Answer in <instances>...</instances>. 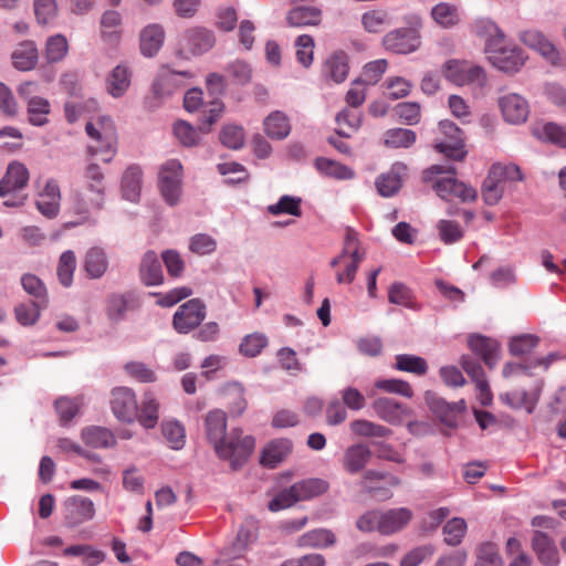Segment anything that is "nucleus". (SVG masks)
I'll use <instances>...</instances> for the list:
<instances>
[{"mask_svg":"<svg viewBox=\"0 0 566 566\" xmlns=\"http://www.w3.org/2000/svg\"><path fill=\"white\" fill-rule=\"evenodd\" d=\"M205 429L207 439L213 446L217 455L228 460L232 470H239L254 450V438L244 436L241 429L234 428L227 434V416L220 409L208 412Z\"/></svg>","mask_w":566,"mask_h":566,"instance_id":"nucleus-1","label":"nucleus"},{"mask_svg":"<svg viewBox=\"0 0 566 566\" xmlns=\"http://www.w3.org/2000/svg\"><path fill=\"white\" fill-rule=\"evenodd\" d=\"M453 166L432 165L422 172V181L431 184L437 195L451 201L457 198L461 202H472L476 199V190L454 177Z\"/></svg>","mask_w":566,"mask_h":566,"instance_id":"nucleus-2","label":"nucleus"},{"mask_svg":"<svg viewBox=\"0 0 566 566\" xmlns=\"http://www.w3.org/2000/svg\"><path fill=\"white\" fill-rule=\"evenodd\" d=\"M85 191L74 193V205L78 213L101 210L105 199L104 175L97 164H88L84 170Z\"/></svg>","mask_w":566,"mask_h":566,"instance_id":"nucleus-3","label":"nucleus"},{"mask_svg":"<svg viewBox=\"0 0 566 566\" xmlns=\"http://www.w3.org/2000/svg\"><path fill=\"white\" fill-rule=\"evenodd\" d=\"M85 132L92 139L99 143L98 146L87 147L90 155L101 154L104 163L112 161L117 146V135L113 120L107 116H101L95 122H87Z\"/></svg>","mask_w":566,"mask_h":566,"instance_id":"nucleus-4","label":"nucleus"},{"mask_svg":"<svg viewBox=\"0 0 566 566\" xmlns=\"http://www.w3.org/2000/svg\"><path fill=\"white\" fill-rule=\"evenodd\" d=\"M158 187L166 203L176 206L182 193V165L177 159L167 160L158 172Z\"/></svg>","mask_w":566,"mask_h":566,"instance_id":"nucleus-5","label":"nucleus"},{"mask_svg":"<svg viewBox=\"0 0 566 566\" xmlns=\"http://www.w3.org/2000/svg\"><path fill=\"white\" fill-rule=\"evenodd\" d=\"M207 307L200 298H191L179 306L172 316V326L179 334H188L201 325Z\"/></svg>","mask_w":566,"mask_h":566,"instance_id":"nucleus-6","label":"nucleus"},{"mask_svg":"<svg viewBox=\"0 0 566 566\" xmlns=\"http://www.w3.org/2000/svg\"><path fill=\"white\" fill-rule=\"evenodd\" d=\"M485 52L490 63L505 73L518 72L525 63L522 50L515 45L509 46L505 42L496 44L495 48L488 49Z\"/></svg>","mask_w":566,"mask_h":566,"instance_id":"nucleus-7","label":"nucleus"},{"mask_svg":"<svg viewBox=\"0 0 566 566\" xmlns=\"http://www.w3.org/2000/svg\"><path fill=\"white\" fill-rule=\"evenodd\" d=\"M192 74L189 71H172L168 67H163L153 83V94L158 101H163L171 96L177 90L186 84Z\"/></svg>","mask_w":566,"mask_h":566,"instance_id":"nucleus-8","label":"nucleus"},{"mask_svg":"<svg viewBox=\"0 0 566 566\" xmlns=\"http://www.w3.org/2000/svg\"><path fill=\"white\" fill-rule=\"evenodd\" d=\"M382 44L386 50L394 53L409 54L419 49L421 41L415 28H400L388 32L382 39Z\"/></svg>","mask_w":566,"mask_h":566,"instance_id":"nucleus-9","label":"nucleus"},{"mask_svg":"<svg viewBox=\"0 0 566 566\" xmlns=\"http://www.w3.org/2000/svg\"><path fill=\"white\" fill-rule=\"evenodd\" d=\"M426 401L440 421L450 428L458 426V418L467 408L463 399L457 402H448L443 398L430 392L426 395Z\"/></svg>","mask_w":566,"mask_h":566,"instance_id":"nucleus-10","label":"nucleus"},{"mask_svg":"<svg viewBox=\"0 0 566 566\" xmlns=\"http://www.w3.org/2000/svg\"><path fill=\"white\" fill-rule=\"evenodd\" d=\"M111 405L114 416L123 422H133L138 416L136 396L130 388L113 389Z\"/></svg>","mask_w":566,"mask_h":566,"instance_id":"nucleus-11","label":"nucleus"},{"mask_svg":"<svg viewBox=\"0 0 566 566\" xmlns=\"http://www.w3.org/2000/svg\"><path fill=\"white\" fill-rule=\"evenodd\" d=\"M443 135L450 138V143H439L436 149L454 160H462L467 154L463 149V132L453 122L444 119L439 123Z\"/></svg>","mask_w":566,"mask_h":566,"instance_id":"nucleus-12","label":"nucleus"},{"mask_svg":"<svg viewBox=\"0 0 566 566\" xmlns=\"http://www.w3.org/2000/svg\"><path fill=\"white\" fill-rule=\"evenodd\" d=\"M520 39L525 45L537 51L553 65H563L565 63V59L562 53L549 40L545 38L542 32L537 30H527L521 33Z\"/></svg>","mask_w":566,"mask_h":566,"instance_id":"nucleus-13","label":"nucleus"},{"mask_svg":"<svg viewBox=\"0 0 566 566\" xmlns=\"http://www.w3.org/2000/svg\"><path fill=\"white\" fill-rule=\"evenodd\" d=\"M503 118L511 124L524 123L530 114L527 101L517 93H506L499 97Z\"/></svg>","mask_w":566,"mask_h":566,"instance_id":"nucleus-14","label":"nucleus"},{"mask_svg":"<svg viewBox=\"0 0 566 566\" xmlns=\"http://www.w3.org/2000/svg\"><path fill=\"white\" fill-rule=\"evenodd\" d=\"M30 174L25 165L12 161L8 165L7 171L0 180V197L6 198L27 187Z\"/></svg>","mask_w":566,"mask_h":566,"instance_id":"nucleus-15","label":"nucleus"},{"mask_svg":"<svg viewBox=\"0 0 566 566\" xmlns=\"http://www.w3.org/2000/svg\"><path fill=\"white\" fill-rule=\"evenodd\" d=\"M371 407L380 419L395 426L401 424L406 418L411 416V409L388 397L375 399Z\"/></svg>","mask_w":566,"mask_h":566,"instance_id":"nucleus-16","label":"nucleus"},{"mask_svg":"<svg viewBox=\"0 0 566 566\" xmlns=\"http://www.w3.org/2000/svg\"><path fill=\"white\" fill-rule=\"evenodd\" d=\"M61 201L60 186L55 179H49L43 190L39 193L35 205L44 217L53 219L59 214Z\"/></svg>","mask_w":566,"mask_h":566,"instance_id":"nucleus-17","label":"nucleus"},{"mask_svg":"<svg viewBox=\"0 0 566 566\" xmlns=\"http://www.w3.org/2000/svg\"><path fill=\"white\" fill-rule=\"evenodd\" d=\"M532 547L544 566H557L559 564L558 549L555 542L546 533L535 531L532 537Z\"/></svg>","mask_w":566,"mask_h":566,"instance_id":"nucleus-18","label":"nucleus"},{"mask_svg":"<svg viewBox=\"0 0 566 566\" xmlns=\"http://www.w3.org/2000/svg\"><path fill=\"white\" fill-rule=\"evenodd\" d=\"M374 481H385L391 486H397L400 484V479L389 473L375 470L366 471L361 481V486L367 493L379 497L380 500H387L391 497L392 493L386 488L375 485Z\"/></svg>","mask_w":566,"mask_h":566,"instance_id":"nucleus-19","label":"nucleus"},{"mask_svg":"<svg viewBox=\"0 0 566 566\" xmlns=\"http://www.w3.org/2000/svg\"><path fill=\"white\" fill-rule=\"evenodd\" d=\"M214 42L212 32L196 28L185 33L182 49L192 55H200L209 51Z\"/></svg>","mask_w":566,"mask_h":566,"instance_id":"nucleus-20","label":"nucleus"},{"mask_svg":"<svg viewBox=\"0 0 566 566\" xmlns=\"http://www.w3.org/2000/svg\"><path fill=\"white\" fill-rule=\"evenodd\" d=\"M407 174V166L402 163H396L392 165L391 169L380 175L376 179V187L380 196L382 197H391L402 186V178Z\"/></svg>","mask_w":566,"mask_h":566,"instance_id":"nucleus-21","label":"nucleus"},{"mask_svg":"<svg viewBox=\"0 0 566 566\" xmlns=\"http://www.w3.org/2000/svg\"><path fill=\"white\" fill-rule=\"evenodd\" d=\"M132 83V71L125 64H118L106 76V92L114 98L126 94Z\"/></svg>","mask_w":566,"mask_h":566,"instance_id":"nucleus-22","label":"nucleus"},{"mask_svg":"<svg viewBox=\"0 0 566 566\" xmlns=\"http://www.w3.org/2000/svg\"><path fill=\"white\" fill-rule=\"evenodd\" d=\"M66 518L70 524L77 525L93 518L95 514L94 503L81 495L72 496L66 504Z\"/></svg>","mask_w":566,"mask_h":566,"instance_id":"nucleus-23","label":"nucleus"},{"mask_svg":"<svg viewBox=\"0 0 566 566\" xmlns=\"http://www.w3.org/2000/svg\"><path fill=\"white\" fill-rule=\"evenodd\" d=\"M412 518V512L407 507H399L381 512L379 533L390 535L401 531Z\"/></svg>","mask_w":566,"mask_h":566,"instance_id":"nucleus-24","label":"nucleus"},{"mask_svg":"<svg viewBox=\"0 0 566 566\" xmlns=\"http://www.w3.org/2000/svg\"><path fill=\"white\" fill-rule=\"evenodd\" d=\"M539 392L541 386H537L532 391L515 389L513 391L502 394L500 399L513 409L524 408L528 413H532L537 405Z\"/></svg>","mask_w":566,"mask_h":566,"instance_id":"nucleus-25","label":"nucleus"},{"mask_svg":"<svg viewBox=\"0 0 566 566\" xmlns=\"http://www.w3.org/2000/svg\"><path fill=\"white\" fill-rule=\"evenodd\" d=\"M12 64L19 71L33 70L39 60V52L33 41L21 42L11 54Z\"/></svg>","mask_w":566,"mask_h":566,"instance_id":"nucleus-26","label":"nucleus"},{"mask_svg":"<svg viewBox=\"0 0 566 566\" xmlns=\"http://www.w3.org/2000/svg\"><path fill=\"white\" fill-rule=\"evenodd\" d=\"M370 458L371 451L367 446L361 443L354 444L345 450L343 467L348 473L355 474L366 467Z\"/></svg>","mask_w":566,"mask_h":566,"instance_id":"nucleus-27","label":"nucleus"},{"mask_svg":"<svg viewBox=\"0 0 566 566\" xmlns=\"http://www.w3.org/2000/svg\"><path fill=\"white\" fill-rule=\"evenodd\" d=\"M140 280L144 284L159 285L164 281L161 263L154 251H147L140 262Z\"/></svg>","mask_w":566,"mask_h":566,"instance_id":"nucleus-28","label":"nucleus"},{"mask_svg":"<svg viewBox=\"0 0 566 566\" xmlns=\"http://www.w3.org/2000/svg\"><path fill=\"white\" fill-rule=\"evenodd\" d=\"M292 442L289 439L271 441L262 451L260 462L268 468H275L291 452Z\"/></svg>","mask_w":566,"mask_h":566,"instance_id":"nucleus-29","label":"nucleus"},{"mask_svg":"<svg viewBox=\"0 0 566 566\" xmlns=\"http://www.w3.org/2000/svg\"><path fill=\"white\" fill-rule=\"evenodd\" d=\"M134 308V297L132 294L114 293L106 301V316L113 323L122 322L126 313Z\"/></svg>","mask_w":566,"mask_h":566,"instance_id":"nucleus-30","label":"nucleus"},{"mask_svg":"<svg viewBox=\"0 0 566 566\" xmlns=\"http://www.w3.org/2000/svg\"><path fill=\"white\" fill-rule=\"evenodd\" d=\"M83 266L91 279H101L108 269V258L104 249L99 247L88 249L84 256Z\"/></svg>","mask_w":566,"mask_h":566,"instance_id":"nucleus-31","label":"nucleus"},{"mask_svg":"<svg viewBox=\"0 0 566 566\" xmlns=\"http://www.w3.org/2000/svg\"><path fill=\"white\" fill-rule=\"evenodd\" d=\"M347 56L343 52L332 54L323 66V75L336 84L344 82L348 75Z\"/></svg>","mask_w":566,"mask_h":566,"instance_id":"nucleus-32","label":"nucleus"},{"mask_svg":"<svg viewBox=\"0 0 566 566\" xmlns=\"http://www.w3.org/2000/svg\"><path fill=\"white\" fill-rule=\"evenodd\" d=\"M143 182V171L139 166H129L122 178V192L126 200L136 202L139 199Z\"/></svg>","mask_w":566,"mask_h":566,"instance_id":"nucleus-33","label":"nucleus"},{"mask_svg":"<svg viewBox=\"0 0 566 566\" xmlns=\"http://www.w3.org/2000/svg\"><path fill=\"white\" fill-rule=\"evenodd\" d=\"M165 32L161 25H147L140 33V51L145 56H154L161 48Z\"/></svg>","mask_w":566,"mask_h":566,"instance_id":"nucleus-34","label":"nucleus"},{"mask_svg":"<svg viewBox=\"0 0 566 566\" xmlns=\"http://www.w3.org/2000/svg\"><path fill=\"white\" fill-rule=\"evenodd\" d=\"M432 20L443 29H452L461 21L459 8L448 2H440L431 9Z\"/></svg>","mask_w":566,"mask_h":566,"instance_id":"nucleus-35","label":"nucleus"},{"mask_svg":"<svg viewBox=\"0 0 566 566\" xmlns=\"http://www.w3.org/2000/svg\"><path fill=\"white\" fill-rule=\"evenodd\" d=\"M473 28L474 32L479 36L485 39V51H488V49L495 48L496 44L505 42L504 32L490 19L482 18L476 20Z\"/></svg>","mask_w":566,"mask_h":566,"instance_id":"nucleus-36","label":"nucleus"},{"mask_svg":"<svg viewBox=\"0 0 566 566\" xmlns=\"http://www.w3.org/2000/svg\"><path fill=\"white\" fill-rule=\"evenodd\" d=\"M265 134L272 139H284L291 132L289 117L280 112H272L263 123Z\"/></svg>","mask_w":566,"mask_h":566,"instance_id":"nucleus-37","label":"nucleus"},{"mask_svg":"<svg viewBox=\"0 0 566 566\" xmlns=\"http://www.w3.org/2000/svg\"><path fill=\"white\" fill-rule=\"evenodd\" d=\"M81 437L85 444L96 449L111 448L116 444L113 432L103 427L84 428Z\"/></svg>","mask_w":566,"mask_h":566,"instance_id":"nucleus-38","label":"nucleus"},{"mask_svg":"<svg viewBox=\"0 0 566 566\" xmlns=\"http://www.w3.org/2000/svg\"><path fill=\"white\" fill-rule=\"evenodd\" d=\"M328 483L323 479H306L293 484V491L298 501H306L324 494L328 490Z\"/></svg>","mask_w":566,"mask_h":566,"instance_id":"nucleus-39","label":"nucleus"},{"mask_svg":"<svg viewBox=\"0 0 566 566\" xmlns=\"http://www.w3.org/2000/svg\"><path fill=\"white\" fill-rule=\"evenodd\" d=\"M336 537L331 530L316 528L306 532L298 538V545L302 547L324 548L334 545Z\"/></svg>","mask_w":566,"mask_h":566,"instance_id":"nucleus-40","label":"nucleus"},{"mask_svg":"<svg viewBox=\"0 0 566 566\" xmlns=\"http://www.w3.org/2000/svg\"><path fill=\"white\" fill-rule=\"evenodd\" d=\"M159 403L153 394L146 392L143 398L142 408L136 419L146 429L156 427L159 419Z\"/></svg>","mask_w":566,"mask_h":566,"instance_id":"nucleus-41","label":"nucleus"},{"mask_svg":"<svg viewBox=\"0 0 566 566\" xmlns=\"http://www.w3.org/2000/svg\"><path fill=\"white\" fill-rule=\"evenodd\" d=\"M534 135L546 142L566 147V127L555 123L537 124L534 129Z\"/></svg>","mask_w":566,"mask_h":566,"instance_id":"nucleus-42","label":"nucleus"},{"mask_svg":"<svg viewBox=\"0 0 566 566\" xmlns=\"http://www.w3.org/2000/svg\"><path fill=\"white\" fill-rule=\"evenodd\" d=\"M315 167L321 174L335 179L346 180L354 177V171L349 167L325 157L317 158Z\"/></svg>","mask_w":566,"mask_h":566,"instance_id":"nucleus-43","label":"nucleus"},{"mask_svg":"<svg viewBox=\"0 0 566 566\" xmlns=\"http://www.w3.org/2000/svg\"><path fill=\"white\" fill-rule=\"evenodd\" d=\"M76 269V256L72 250L64 251L57 263L56 274L59 282L64 287H70Z\"/></svg>","mask_w":566,"mask_h":566,"instance_id":"nucleus-44","label":"nucleus"},{"mask_svg":"<svg viewBox=\"0 0 566 566\" xmlns=\"http://www.w3.org/2000/svg\"><path fill=\"white\" fill-rule=\"evenodd\" d=\"M29 122L33 126H43L48 123V115L50 114V103L48 99L35 96L30 97L27 102Z\"/></svg>","mask_w":566,"mask_h":566,"instance_id":"nucleus-45","label":"nucleus"},{"mask_svg":"<svg viewBox=\"0 0 566 566\" xmlns=\"http://www.w3.org/2000/svg\"><path fill=\"white\" fill-rule=\"evenodd\" d=\"M350 430L356 436L367 438H385L391 433L389 428L365 419L350 422Z\"/></svg>","mask_w":566,"mask_h":566,"instance_id":"nucleus-46","label":"nucleus"},{"mask_svg":"<svg viewBox=\"0 0 566 566\" xmlns=\"http://www.w3.org/2000/svg\"><path fill=\"white\" fill-rule=\"evenodd\" d=\"M416 133L408 128H391L384 135L385 145L394 148H408L416 142Z\"/></svg>","mask_w":566,"mask_h":566,"instance_id":"nucleus-47","label":"nucleus"},{"mask_svg":"<svg viewBox=\"0 0 566 566\" xmlns=\"http://www.w3.org/2000/svg\"><path fill=\"white\" fill-rule=\"evenodd\" d=\"M21 285L23 290L34 298L32 302H38L46 306L48 291L44 283L36 275L30 273L23 274Z\"/></svg>","mask_w":566,"mask_h":566,"instance_id":"nucleus-48","label":"nucleus"},{"mask_svg":"<svg viewBox=\"0 0 566 566\" xmlns=\"http://www.w3.org/2000/svg\"><path fill=\"white\" fill-rule=\"evenodd\" d=\"M395 368L400 371L411 373L422 376L428 370V364L424 358L410 354H400L396 356Z\"/></svg>","mask_w":566,"mask_h":566,"instance_id":"nucleus-49","label":"nucleus"},{"mask_svg":"<svg viewBox=\"0 0 566 566\" xmlns=\"http://www.w3.org/2000/svg\"><path fill=\"white\" fill-rule=\"evenodd\" d=\"M301 198L284 195L276 203L268 206L266 210L272 216L291 214L294 217L302 216Z\"/></svg>","mask_w":566,"mask_h":566,"instance_id":"nucleus-50","label":"nucleus"},{"mask_svg":"<svg viewBox=\"0 0 566 566\" xmlns=\"http://www.w3.org/2000/svg\"><path fill=\"white\" fill-rule=\"evenodd\" d=\"M503 191V181L497 176H494L492 169H490L482 186V197L484 202L489 206L496 205L501 200Z\"/></svg>","mask_w":566,"mask_h":566,"instance_id":"nucleus-51","label":"nucleus"},{"mask_svg":"<svg viewBox=\"0 0 566 566\" xmlns=\"http://www.w3.org/2000/svg\"><path fill=\"white\" fill-rule=\"evenodd\" d=\"M163 436L174 450H180L186 442L184 426L178 421H166L161 424Z\"/></svg>","mask_w":566,"mask_h":566,"instance_id":"nucleus-52","label":"nucleus"},{"mask_svg":"<svg viewBox=\"0 0 566 566\" xmlns=\"http://www.w3.org/2000/svg\"><path fill=\"white\" fill-rule=\"evenodd\" d=\"M252 541V533L248 527L241 526L237 533L235 538L223 549V556L229 559L240 557L248 548Z\"/></svg>","mask_w":566,"mask_h":566,"instance_id":"nucleus-53","label":"nucleus"},{"mask_svg":"<svg viewBox=\"0 0 566 566\" xmlns=\"http://www.w3.org/2000/svg\"><path fill=\"white\" fill-rule=\"evenodd\" d=\"M287 23L292 27L316 24L319 19V10L310 7H298L287 14Z\"/></svg>","mask_w":566,"mask_h":566,"instance_id":"nucleus-54","label":"nucleus"},{"mask_svg":"<svg viewBox=\"0 0 566 566\" xmlns=\"http://www.w3.org/2000/svg\"><path fill=\"white\" fill-rule=\"evenodd\" d=\"M69 50L67 40L62 34L50 36L45 44V57L48 62L55 63L64 59Z\"/></svg>","mask_w":566,"mask_h":566,"instance_id":"nucleus-55","label":"nucleus"},{"mask_svg":"<svg viewBox=\"0 0 566 566\" xmlns=\"http://www.w3.org/2000/svg\"><path fill=\"white\" fill-rule=\"evenodd\" d=\"M437 230L440 240L444 244H454L459 242L464 234L463 229L457 221L452 220H440L437 223Z\"/></svg>","mask_w":566,"mask_h":566,"instance_id":"nucleus-56","label":"nucleus"},{"mask_svg":"<svg viewBox=\"0 0 566 566\" xmlns=\"http://www.w3.org/2000/svg\"><path fill=\"white\" fill-rule=\"evenodd\" d=\"M467 532V522L461 517H453L443 526L444 542L450 546L461 543Z\"/></svg>","mask_w":566,"mask_h":566,"instance_id":"nucleus-57","label":"nucleus"},{"mask_svg":"<svg viewBox=\"0 0 566 566\" xmlns=\"http://www.w3.org/2000/svg\"><path fill=\"white\" fill-rule=\"evenodd\" d=\"M81 400L78 398L60 397L54 407L63 424L69 423L78 412Z\"/></svg>","mask_w":566,"mask_h":566,"instance_id":"nucleus-58","label":"nucleus"},{"mask_svg":"<svg viewBox=\"0 0 566 566\" xmlns=\"http://www.w3.org/2000/svg\"><path fill=\"white\" fill-rule=\"evenodd\" d=\"M220 142L230 149H240L244 144V130L237 125H226L220 132Z\"/></svg>","mask_w":566,"mask_h":566,"instance_id":"nucleus-59","label":"nucleus"},{"mask_svg":"<svg viewBox=\"0 0 566 566\" xmlns=\"http://www.w3.org/2000/svg\"><path fill=\"white\" fill-rule=\"evenodd\" d=\"M268 345V338L263 334L254 333L247 335L239 347L240 353L247 357L258 356Z\"/></svg>","mask_w":566,"mask_h":566,"instance_id":"nucleus-60","label":"nucleus"},{"mask_svg":"<svg viewBox=\"0 0 566 566\" xmlns=\"http://www.w3.org/2000/svg\"><path fill=\"white\" fill-rule=\"evenodd\" d=\"M174 133L180 143L187 147L197 145L200 140V135L203 134L200 127L196 129L184 120H179L175 124Z\"/></svg>","mask_w":566,"mask_h":566,"instance_id":"nucleus-61","label":"nucleus"},{"mask_svg":"<svg viewBox=\"0 0 566 566\" xmlns=\"http://www.w3.org/2000/svg\"><path fill=\"white\" fill-rule=\"evenodd\" d=\"M539 338L532 334H524L513 337L510 340L509 349L513 356H523L531 353L538 344Z\"/></svg>","mask_w":566,"mask_h":566,"instance_id":"nucleus-62","label":"nucleus"},{"mask_svg":"<svg viewBox=\"0 0 566 566\" xmlns=\"http://www.w3.org/2000/svg\"><path fill=\"white\" fill-rule=\"evenodd\" d=\"M45 307L38 302H31L29 304H19L15 310L17 321L24 326L33 325L40 317V310Z\"/></svg>","mask_w":566,"mask_h":566,"instance_id":"nucleus-63","label":"nucleus"},{"mask_svg":"<svg viewBox=\"0 0 566 566\" xmlns=\"http://www.w3.org/2000/svg\"><path fill=\"white\" fill-rule=\"evenodd\" d=\"M475 566H503L497 548L491 543H483L476 552Z\"/></svg>","mask_w":566,"mask_h":566,"instance_id":"nucleus-64","label":"nucleus"}]
</instances>
